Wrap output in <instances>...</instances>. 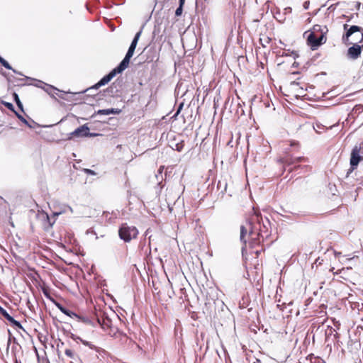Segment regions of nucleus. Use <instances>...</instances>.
Listing matches in <instances>:
<instances>
[{
    "label": "nucleus",
    "instance_id": "obj_1",
    "mask_svg": "<svg viewBox=\"0 0 363 363\" xmlns=\"http://www.w3.org/2000/svg\"><path fill=\"white\" fill-rule=\"evenodd\" d=\"M253 211L254 213L250 216L246 225L240 227V241L245 245L247 243L246 237H247L251 247L260 242V238H264V235L262 233V230L260 228L258 229L256 225H252V223L255 221H257L259 225V212L255 210V208H253Z\"/></svg>",
    "mask_w": 363,
    "mask_h": 363
},
{
    "label": "nucleus",
    "instance_id": "obj_2",
    "mask_svg": "<svg viewBox=\"0 0 363 363\" xmlns=\"http://www.w3.org/2000/svg\"><path fill=\"white\" fill-rule=\"evenodd\" d=\"M143 26L140 28V30L135 34L129 48H128V50L125 56V57L123 58V60L121 62V63L119 64V69L121 70H125L128 67V65H129V62H130V58L133 57V54H134V52H135V48L137 46V44H138V42L140 39V37L142 34V32H143Z\"/></svg>",
    "mask_w": 363,
    "mask_h": 363
},
{
    "label": "nucleus",
    "instance_id": "obj_3",
    "mask_svg": "<svg viewBox=\"0 0 363 363\" xmlns=\"http://www.w3.org/2000/svg\"><path fill=\"white\" fill-rule=\"evenodd\" d=\"M138 234V229L135 226L128 225L127 223L122 224L118 230L120 238L126 242L136 238Z\"/></svg>",
    "mask_w": 363,
    "mask_h": 363
},
{
    "label": "nucleus",
    "instance_id": "obj_4",
    "mask_svg": "<svg viewBox=\"0 0 363 363\" xmlns=\"http://www.w3.org/2000/svg\"><path fill=\"white\" fill-rule=\"evenodd\" d=\"M349 26L347 24L343 25V29L345 30V33L343 34L342 40L344 43L352 44V43H348L350 37L355 33H359L358 39H359V43L363 41V29L357 26H352L348 28Z\"/></svg>",
    "mask_w": 363,
    "mask_h": 363
},
{
    "label": "nucleus",
    "instance_id": "obj_5",
    "mask_svg": "<svg viewBox=\"0 0 363 363\" xmlns=\"http://www.w3.org/2000/svg\"><path fill=\"white\" fill-rule=\"evenodd\" d=\"M326 41L325 36V32H322L320 37H316L314 32H311L307 38L308 44L311 47L312 50L317 49L320 45L323 44Z\"/></svg>",
    "mask_w": 363,
    "mask_h": 363
},
{
    "label": "nucleus",
    "instance_id": "obj_6",
    "mask_svg": "<svg viewBox=\"0 0 363 363\" xmlns=\"http://www.w3.org/2000/svg\"><path fill=\"white\" fill-rule=\"evenodd\" d=\"M123 70L119 69V65L110 72L108 74L104 76L98 83H96L92 89H99L101 86H104L108 84L116 74L121 73Z\"/></svg>",
    "mask_w": 363,
    "mask_h": 363
},
{
    "label": "nucleus",
    "instance_id": "obj_7",
    "mask_svg": "<svg viewBox=\"0 0 363 363\" xmlns=\"http://www.w3.org/2000/svg\"><path fill=\"white\" fill-rule=\"evenodd\" d=\"M362 160H363V157L360 156V155L357 152V147H354L351 152V156H350V169H349V172H347V174H349L350 172H351L354 169H355L357 167L359 163Z\"/></svg>",
    "mask_w": 363,
    "mask_h": 363
},
{
    "label": "nucleus",
    "instance_id": "obj_8",
    "mask_svg": "<svg viewBox=\"0 0 363 363\" xmlns=\"http://www.w3.org/2000/svg\"><path fill=\"white\" fill-rule=\"evenodd\" d=\"M362 48L363 45L361 46L357 43H354L353 45L347 50V57L353 60L358 59L361 55Z\"/></svg>",
    "mask_w": 363,
    "mask_h": 363
},
{
    "label": "nucleus",
    "instance_id": "obj_9",
    "mask_svg": "<svg viewBox=\"0 0 363 363\" xmlns=\"http://www.w3.org/2000/svg\"><path fill=\"white\" fill-rule=\"evenodd\" d=\"M88 130H89V128L87 124L82 125L70 133L69 139L72 137H86Z\"/></svg>",
    "mask_w": 363,
    "mask_h": 363
},
{
    "label": "nucleus",
    "instance_id": "obj_10",
    "mask_svg": "<svg viewBox=\"0 0 363 363\" xmlns=\"http://www.w3.org/2000/svg\"><path fill=\"white\" fill-rule=\"evenodd\" d=\"M261 220L262 221V218L261 214L259 213V225L258 224L257 221L253 222L252 225H256L257 228H259L262 230V235H264V237H267L269 235L267 227L264 223H262V226L261 225Z\"/></svg>",
    "mask_w": 363,
    "mask_h": 363
},
{
    "label": "nucleus",
    "instance_id": "obj_11",
    "mask_svg": "<svg viewBox=\"0 0 363 363\" xmlns=\"http://www.w3.org/2000/svg\"><path fill=\"white\" fill-rule=\"evenodd\" d=\"M57 308L60 310L61 312H62L64 314L71 317V318H79V316L77 315L75 313L67 309L66 308L63 307L60 304H57Z\"/></svg>",
    "mask_w": 363,
    "mask_h": 363
},
{
    "label": "nucleus",
    "instance_id": "obj_12",
    "mask_svg": "<svg viewBox=\"0 0 363 363\" xmlns=\"http://www.w3.org/2000/svg\"><path fill=\"white\" fill-rule=\"evenodd\" d=\"M120 111L115 108H107V109H100L96 113L99 115H109V114H116L119 113Z\"/></svg>",
    "mask_w": 363,
    "mask_h": 363
},
{
    "label": "nucleus",
    "instance_id": "obj_13",
    "mask_svg": "<svg viewBox=\"0 0 363 363\" xmlns=\"http://www.w3.org/2000/svg\"><path fill=\"white\" fill-rule=\"evenodd\" d=\"M305 159L301 157H296V158H291V159H284L283 161L285 166H289L291 164H295L296 162H300L301 161H303Z\"/></svg>",
    "mask_w": 363,
    "mask_h": 363
},
{
    "label": "nucleus",
    "instance_id": "obj_14",
    "mask_svg": "<svg viewBox=\"0 0 363 363\" xmlns=\"http://www.w3.org/2000/svg\"><path fill=\"white\" fill-rule=\"evenodd\" d=\"M15 114L16 116V117L22 122L25 125H26L28 128L33 129L34 128V126L32 125L31 124H29V121L28 120H26L22 115H21L20 113H18V112L15 111Z\"/></svg>",
    "mask_w": 363,
    "mask_h": 363
},
{
    "label": "nucleus",
    "instance_id": "obj_15",
    "mask_svg": "<svg viewBox=\"0 0 363 363\" xmlns=\"http://www.w3.org/2000/svg\"><path fill=\"white\" fill-rule=\"evenodd\" d=\"M95 350L98 353V355H97L98 358H100V357H101L102 359H105L108 356V352L105 350H104L101 347H96L95 348Z\"/></svg>",
    "mask_w": 363,
    "mask_h": 363
},
{
    "label": "nucleus",
    "instance_id": "obj_16",
    "mask_svg": "<svg viewBox=\"0 0 363 363\" xmlns=\"http://www.w3.org/2000/svg\"><path fill=\"white\" fill-rule=\"evenodd\" d=\"M0 63L4 66L5 68L8 69H11L13 72L17 73L16 70L13 69L11 66L9 65V63L5 60L3 57L0 56ZM18 74H21V73L18 72Z\"/></svg>",
    "mask_w": 363,
    "mask_h": 363
},
{
    "label": "nucleus",
    "instance_id": "obj_17",
    "mask_svg": "<svg viewBox=\"0 0 363 363\" xmlns=\"http://www.w3.org/2000/svg\"><path fill=\"white\" fill-rule=\"evenodd\" d=\"M7 320L9 322H10L12 325H13L14 326H16V328H20V329H23V328L22 327L21 324L20 323V322L16 320L12 316H10Z\"/></svg>",
    "mask_w": 363,
    "mask_h": 363
},
{
    "label": "nucleus",
    "instance_id": "obj_18",
    "mask_svg": "<svg viewBox=\"0 0 363 363\" xmlns=\"http://www.w3.org/2000/svg\"><path fill=\"white\" fill-rule=\"evenodd\" d=\"M13 99H14V101H16L18 107L22 111H23V104L18 97V95L16 94V93H13Z\"/></svg>",
    "mask_w": 363,
    "mask_h": 363
},
{
    "label": "nucleus",
    "instance_id": "obj_19",
    "mask_svg": "<svg viewBox=\"0 0 363 363\" xmlns=\"http://www.w3.org/2000/svg\"><path fill=\"white\" fill-rule=\"evenodd\" d=\"M45 86H46V89L45 90L50 95H53L52 92L56 91H58V92H61L59 89L55 88L52 86H50V85H48V84H45Z\"/></svg>",
    "mask_w": 363,
    "mask_h": 363
},
{
    "label": "nucleus",
    "instance_id": "obj_20",
    "mask_svg": "<svg viewBox=\"0 0 363 363\" xmlns=\"http://www.w3.org/2000/svg\"><path fill=\"white\" fill-rule=\"evenodd\" d=\"M65 354L70 359H74L76 357V353L71 349H66Z\"/></svg>",
    "mask_w": 363,
    "mask_h": 363
},
{
    "label": "nucleus",
    "instance_id": "obj_21",
    "mask_svg": "<svg viewBox=\"0 0 363 363\" xmlns=\"http://www.w3.org/2000/svg\"><path fill=\"white\" fill-rule=\"evenodd\" d=\"M354 147H357V152L360 155V156L363 157V141L359 144L355 145Z\"/></svg>",
    "mask_w": 363,
    "mask_h": 363
},
{
    "label": "nucleus",
    "instance_id": "obj_22",
    "mask_svg": "<svg viewBox=\"0 0 363 363\" xmlns=\"http://www.w3.org/2000/svg\"><path fill=\"white\" fill-rule=\"evenodd\" d=\"M2 104L4 105L8 109L13 111L15 113V109H14V107L13 106V104L11 103H9V102H6V101H1Z\"/></svg>",
    "mask_w": 363,
    "mask_h": 363
},
{
    "label": "nucleus",
    "instance_id": "obj_23",
    "mask_svg": "<svg viewBox=\"0 0 363 363\" xmlns=\"http://www.w3.org/2000/svg\"><path fill=\"white\" fill-rule=\"evenodd\" d=\"M0 314L6 320L11 316L7 311L0 306Z\"/></svg>",
    "mask_w": 363,
    "mask_h": 363
},
{
    "label": "nucleus",
    "instance_id": "obj_24",
    "mask_svg": "<svg viewBox=\"0 0 363 363\" xmlns=\"http://www.w3.org/2000/svg\"><path fill=\"white\" fill-rule=\"evenodd\" d=\"M184 146V142L182 141L181 143H178L175 144L174 149L176 150H177L178 152H181L183 150Z\"/></svg>",
    "mask_w": 363,
    "mask_h": 363
},
{
    "label": "nucleus",
    "instance_id": "obj_25",
    "mask_svg": "<svg viewBox=\"0 0 363 363\" xmlns=\"http://www.w3.org/2000/svg\"><path fill=\"white\" fill-rule=\"evenodd\" d=\"M320 31L321 33L322 32H324L322 28H321V26L320 25H315L313 27V31L312 32H314V33L315 32H319Z\"/></svg>",
    "mask_w": 363,
    "mask_h": 363
},
{
    "label": "nucleus",
    "instance_id": "obj_26",
    "mask_svg": "<svg viewBox=\"0 0 363 363\" xmlns=\"http://www.w3.org/2000/svg\"><path fill=\"white\" fill-rule=\"evenodd\" d=\"M98 320H99V324H101V326H102L104 328H105V326H107V327H108V326H109V325H108L109 322H110V320H109V319L104 320H103V323H101V320H100L99 319Z\"/></svg>",
    "mask_w": 363,
    "mask_h": 363
},
{
    "label": "nucleus",
    "instance_id": "obj_27",
    "mask_svg": "<svg viewBox=\"0 0 363 363\" xmlns=\"http://www.w3.org/2000/svg\"><path fill=\"white\" fill-rule=\"evenodd\" d=\"M82 342L83 345L89 347L91 349L95 350V348L96 347L95 345H92L89 342H87V341H85V340H82Z\"/></svg>",
    "mask_w": 363,
    "mask_h": 363
},
{
    "label": "nucleus",
    "instance_id": "obj_28",
    "mask_svg": "<svg viewBox=\"0 0 363 363\" xmlns=\"http://www.w3.org/2000/svg\"><path fill=\"white\" fill-rule=\"evenodd\" d=\"M183 6H179V7L176 9V11H175V15L177 16H179L182 15V11H183V9H182Z\"/></svg>",
    "mask_w": 363,
    "mask_h": 363
},
{
    "label": "nucleus",
    "instance_id": "obj_29",
    "mask_svg": "<svg viewBox=\"0 0 363 363\" xmlns=\"http://www.w3.org/2000/svg\"><path fill=\"white\" fill-rule=\"evenodd\" d=\"M28 119H29V121H29V124H31V125H33V126H34V128H35V127L37 125V123H35L33 119H31L30 118H29L28 116Z\"/></svg>",
    "mask_w": 363,
    "mask_h": 363
},
{
    "label": "nucleus",
    "instance_id": "obj_30",
    "mask_svg": "<svg viewBox=\"0 0 363 363\" xmlns=\"http://www.w3.org/2000/svg\"><path fill=\"white\" fill-rule=\"evenodd\" d=\"M67 211H69L71 213L73 212L72 208L69 206H65V209L63 210V212L65 213V212H67Z\"/></svg>",
    "mask_w": 363,
    "mask_h": 363
},
{
    "label": "nucleus",
    "instance_id": "obj_31",
    "mask_svg": "<svg viewBox=\"0 0 363 363\" xmlns=\"http://www.w3.org/2000/svg\"><path fill=\"white\" fill-rule=\"evenodd\" d=\"M309 4H310L309 1H305V2L303 3V8H304L306 10V9H308V7H309Z\"/></svg>",
    "mask_w": 363,
    "mask_h": 363
},
{
    "label": "nucleus",
    "instance_id": "obj_32",
    "mask_svg": "<svg viewBox=\"0 0 363 363\" xmlns=\"http://www.w3.org/2000/svg\"><path fill=\"white\" fill-rule=\"evenodd\" d=\"M97 135H98L97 133H90L89 130H88V133H87V136L86 137H95V136H97Z\"/></svg>",
    "mask_w": 363,
    "mask_h": 363
},
{
    "label": "nucleus",
    "instance_id": "obj_33",
    "mask_svg": "<svg viewBox=\"0 0 363 363\" xmlns=\"http://www.w3.org/2000/svg\"><path fill=\"white\" fill-rule=\"evenodd\" d=\"M163 169H164V167H163V166H161V167H160V169H158V171H157V173H158L159 174H160V177H162V171H163Z\"/></svg>",
    "mask_w": 363,
    "mask_h": 363
},
{
    "label": "nucleus",
    "instance_id": "obj_34",
    "mask_svg": "<svg viewBox=\"0 0 363 363\" xmlns=\"http://www.w3.org/2000/svg\"><path fill=\"white\" fill-rule=\"evenodd\" d=\"M65 93H63V94H61L60 95H58V96H59L60 98L62 99L68 100V99H67V98H66V97L65 96Z\"/></svg>",
    "mask_w": 363,
    "mask_h": 363
},
{
    "label": "nucleus",
    "instance_id": "obj_35",
    "mask_svg": "<svg viewBox=\"0 0 363 363\" xmlns=\"http://www.w3.org/2000/svg\"><path fill=\"white\" fill-rule=\"evenodd\" d=\"M182 107H183V104H181L179 105V106L178 109H177V113H176V115H178V114H179V113L180 112V111H181V109L182 108Z\"/></svg>",
    "mask_w": 363,
    "mask_h": 363
},
{
    "label": "nucleus",
    "instance_id": "obj_36",
    "mask_svg": "<svg viewBox=\"0 0 363 363\" xmlns=\"http://www.w3.org/2000/svg\"><path fill=\"white\" fill-rule=\"evenodd\" d=\"M85 171H86L87 173L90 174H92V175H94V174H95L94 172V171H92V170H91V169H85Z\"/></svg>",
    "mask_w": 363,
    "mask_h": 363
},
{
    "label": "nucleus",
    "instance_id": "obj_37",
    "mask_svg": "<svg viewBox=\"0 0 363 363\" xmlns=\"http://www.w3.org/2000/svg\"><path fill=\"white\" fill-rule=\"evenodd\" d=\"M316 127L320 130V129H323V126L322 125H319V124H316Z\"/></svg>",
    "mask_w": 363,
    "mask_h": 363
},
{
    "label": "nucleus",
    "instance_id": "obj_38",
    "mask_svg": "<svg viewBox=\"0 0 363 363\" xmlns=\"http://www.w3.org/2000/svg\"><path fill=\"white\" fill-rule=\"evenodd\" d=\"M185 0H179V6H183Z\"/></svg>",
    "mask_w": 363,
    "mask_h": 363
},
{
    "label": "nucleus",
    "instance_id": "obj_39",
    "mask_svg": "<svg viewBox=\"0 0 363 363\" xmlns=\"http://www.w3.org/2000/svg\"><path fill=\"white\" fill-rule=\"evenodd\" d=\"M160 174H159L158 173L155 175L156 178L158 179V177H160Z\"/></svg>",
    "mask_w": 363,
    "mask_h": 363
},
{
    "label": "nucleus",
    "instance_id": "obj_40",
    "mask_svg": "<svg viewBox=\"0 0 363 363\" xmlns=\"http://www.w3.org/2000/svg\"><path fill=\"white\" fill-rule=\"evenodd\" d=\"M43 293H44V294H45L47 297L48 296V294H47V292H46V291H43Z\"/></svg>",
    "mask_w": 363,
    "mask_h": 363
},
{
    "label": "nucleus",
    "instance_id": "obj_41",
    "mask_svg": "<svg viewBox=\"0 0 363 363\" xmlns=\"http://www.w3.org/2000/svg\"><path fill=\"white\" fill-rule=\"evenodd\" d=\"M314 129L315 130V131H316L317 133H320V132L319 130L316 129L315 127H314Z\"/></svg>",
    "mask_w": 363,
    "mask_h": 363
},
{
    "label": "nucleus",
    "instance_id": "obj_42",
    "mask_svg": "<svg viewBox=\"0 0 363 363\" xmlns=\"http://www.w3.org/2000/svg\"><path fill=\"white\" fill-rule=\"evenodd\" d=\"M61 213H62V212L55 213V215H57V216H58V215H60V214H61Z\"/></svg>",
    "mask_w": 363,
    "mask_h": 363
}]
</instances>
